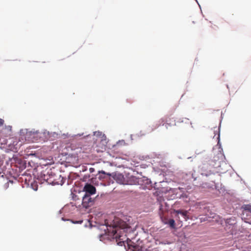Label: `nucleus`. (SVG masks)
Masks as SVG:
<instances>
[{"mask_svg": "<svg viewBox=\"0 0 251 251\" xmlns=\"http://www.w3.org/2000/svg\"><path fill=\"white\" fill-rule=\"evenodd\" d=\"M94 201V199H92L90 195L85 194L83 197L81 204L83 207L87 208L92 206Z\"/></svg>", "mask_w": 251, "mask_h": 251, "instance_id": "20e7f679", "label": "nucleus"}, {"mask_svg": "<svg viewBox=\"0 0 251 251\" xmlns=\"http://www.w3.org/2000/svg\"><path fill=\"white\" fill-rule=\"evenodd\" d=\"M2 165V160L0 159V166H1Z\"/></svg>", "mask_w": 251, "mask_h": 251, "instance_id": "4468645a", "label": "nucleus"}, {"mask_svg": "<svg viewBox=\"0 0 251 251\" xmlns=\"http://www.w3.org/2000/svg\"><path fill=\"white\" fill-rule=\"evenodd\" d=\"M130 226L126 222L121 219L114 220V225L111 231L113 238L116 240L117 244L122 246L126 239V232H127Z\"/></svg>", "mask_w": 251, "mask_h": 251, "instance_id": "f257e3e1", "label": "nucleus"}, {"mask_svg": "<svg viewBox=\"0 0 251 251\" xmlns=\"http://www.w3.org/2000/svg\"><path fill=\"white\" fill-rule=\"evenodd\" d=\"M133 248H134V249H132V251H136V249L135 247H133Z\"/></svg>", "mask_w": 251, "mask_h": 251, "instance_id": "2eb2a0df", "label": "nucleus"}, {"mask_svg": "<svg viewBox=\"0 0 251 251\" xmlns=\"http://www.w3.org/2000/svg\"><path fill=\"white\" fill-rule=\"evenodd\" d=\"M92 168H90V170H91V171H90V172H92V171H93V170H92Z\"/></svg>", "mask_w": 251, "mask_h": 251, "instance_id": "6ab92c4d", "label": "nucleus"}, {"mask_svg": "<svg viewBox=\"0 0 251 251\" xmlns=\"http://www.w3.org/2000/svg\"><path fill=\"white\" fill-rule=\"evenodd\" d=\"M98 143L94 147V150L97 152H102L105 150L106 141V139H100V140L96 141Z\"/></svg>", "mask_w": 251, "mask_h": 251, "instance_id": "7ed1b4c3", "label": "nucleus"}, {"mask_svg": "<svg viewBox=\"0 0 251 251\" xmlns=\"http://www.w3.org/2000/svg\"><path fill=\"white\" fill-rule=\"evenodd\" d=\"M245 210L248 211L251 213V205L248 204L245 206L244 208Z\"/></svg>", "mask_w": 251, "mask_h": 251, "instance_id": "9d476101", "label": "nucleus"}, {"mask_svg": "<svg viewBox=\"0 0 251 251\" xmlns=\"http://www.w3.org/2000/svg\"><path fill=\"white\" fill-rule=\"evenodd\" d=\"M101 173H102V174H105V172L104 171H102L101 172Z\"/></svg>", "mask_w": 251, "mask_h": 251, "instance_id": "a211bd4d", "label": "nucleus"}, {"mask_svg": "<svg viewBox=\"0 0 251 251\" xmlns=\"http://www.w3.org/2000/svg\"><path fill=\"white\" fill-rule=\"evenodd\" d=\"M165 224L169 225L172 228H175V221L174 219H169L167 221L164 222Z\"/></svg>", "mask_w": 251, "mask_h": 251, "instance_id": "1a4fd4ad", "label": "nucleus"}, {"mask_svg": "<svg viewBox=\"0 0 251 251\" xmlns=\"http://www.w3.org/2000/svg\"><path fill=\"white\" fill-rule=\"evenodd\" d=\"M117 177L119 178H123V176H122V175H119L117 176Z\"/></svg>", "mask_w": 251, "mask_h": 251, "instance_id": "f8f14e48", "label": "nucleus"}, {"mask_svg": "<svg viewBox=\"0 0 251 251\" xmlns=\"http://www.w3.org/2000/svg\"><path fill=\"white\" fill-rule=\"evenodd\" d=\"M4 123V120L2 119H0V126H2Z\"/></svg>", "mask_w": 251, "mask_h": 251, "instance_id": "9b49d317", "label": "nucleus"}, {"mask_svg": "<svg viewBox=\"0 0 251 251\" xmlns=\"http://www.w3.org/2000/svg\"><path fill=\"white\" fill-rule=\"evenodd\" d=\"M214 128H215V129H216V130H214V131H219V129L218 128L215 127Z\"/></svg>", "mask_w": 251, "mask_h": 251, "instance_id": "ddd939ff", "label": "nucleus"}, {"mask_svg": "<svg viewBox=\"0 0 251 251\" xmlns=\"http://www.w3.org/2000/svg\"><path fill=\"white\" fill-rule=\"evenodd\" d=\"M1 176V177H3V175H1V173L0 172V177Z\"/></svg>", "mask_w": 251, "mask_h": 251, "instance_id": "dca6fc26", "label": "nucleus"}, {"mask_svg": "<svg viewBox=\"0 0 251 251\" xmlns=\"http://www.w3.org/2000/svg\"><path fill=\"white\" fill-rule=\"evenodd\" d=\"M83 191L85 192V194H88L91 196L95 194L96 190L93 185L91 184L86 183L83 188Z\"/></svg>", "mask_w": 251, "mask_h": 251, "instance_id": "423d86ee", "label": "nucleus"}, {"mask_svg": "<svg viewBox=\"0 0 251 251\" xmlns=\"http://www.w3.org/2000/svg\"><path fill=\"white\" fill-rule=\"evenodd\" d=\"M94 135L97 136L98 138L96 139V141L100 140V139H106L105 136L102 134L101 132L100 131H95L94 132Z\"/></svg>", "mask_w": 251, "mask_h": 251, "instance_id": "0eeeda50", "label": "nucleus"}, {"mask_svg": "<svg viewBox=\"0 0 251 251\" xmlns=\"http://www.w3.org/2000/svg\"><path fill=\"white\" fill-rule=\"evenodd\" d=\"M8 128H9V130H11V126H9Z\"/></svg>", "mask_w": 251, "mask_h": 251, "instance_id": "f3484780", "label": "nucleus"}, {"mask_svg": "<svg viewBox=\"0 0 251 251\" xmlns=\"http://www.w3.org/2000/svg\"><path fill=\"white\" fill-rule=\"evenodd\" d=\"M91 150L90 148L87 149L83 147V149L81 148L79 150V151H76L75 153L69 154L67 157L68 162L72 165H77L79 163L78 160L80 153H89L91 152Z\"/></svg>", "mask_w": 251, "mask_h": 251, "instance_id": "f03ea898", "label": "nucleus"}, {"mask_svg": "<svg viewBox=\"0 0 251 251\" xmlns=\"http://www.w3.org/2000/svg\"><path fill=\"white\" fill-rule=\"evenodd\" d=\"M92 168H90V170H91V171H90V172H92V171H93V170H92Z\"/></svg>", "mask_w": 251, "mask_h": 251, "instance_id": "412c9836", "label": "nucleus"}, {"mask_svg": "<svg viewBox=\"0 0 251 251\" xmlns=\"http://www.w3.org/2000/svg\"><path fill=\"white\" fill-rule=\"evenodd\" d=\"M165 122V126H166V128H168V126H174V125H175V124H176V120L174 119V118H166V119L165 120H164L163 119H161L159 121V124L157 126H160L161 124H162L163 126L164 125Z\"/></svg>", "mask_w": 251, "mask_h": 251, "instance_id": "39448f33", "label": "nucleus"}, {"mask_svg": "<svg viewBox=\"0 0 251 251\" xmlns=\"http://www.w3.org/2000/svg\"><path fill=\"white\" fill-rule=\"evenodd\" d=\"M175 212L178 214H181L182 216H183L184 217V218L186 220L188 217H187V213H188V212L187 211H184V210H175Z\"/></svg>", "mask_w": 251, "mask_h": 251, "instance_id": "6e6552de", "label": "nucleus"}, {"mask_svg": "<svg viewBox=\"0 0 251 251\" xmlns=\"http://www.w3.org/2000/svg\"><path fill=\"white\" fill-rule=\"evenodd\" d=\"M92 168H90V170H91V171H90V172H92V171H93V170H92Z\"/></svg>", "mask_w": 251, "mask_h": 251, "instance_id": "aec40b11", "label": "nucleus"}]
</instances>
